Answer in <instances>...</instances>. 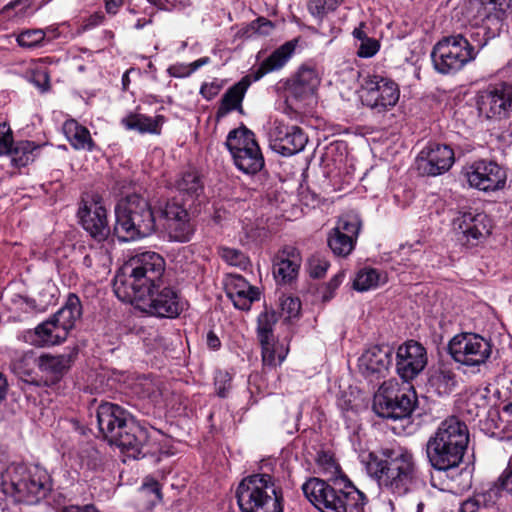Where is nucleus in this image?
I'll use <instances>...</instances> for the list:
<instances>
[{
    "instance_id": "36",
    "label": "nucleus",
    "mask_w": 512,
    "mask_h": 512,
    "mask_svg": "<svg viewBox=\"0 0 512 512\" xmlns=\"http://www.w3.org/2000/svg\"><path fill=\"white\" fill-rule=\"evenodd\" d=\"M429 384L439 395H448L457 385V376L452 369L442 365L431 373Z\"/></svg>"
},
{
    "instance_id": "45",
    "label": "nucleus",
    "mask_w": 512,
    "mask_h": 512,
    "mask_svg": "<svg viewBox=\"0 0 512 512\" xmlns=\"http://www.w3.org/2000/svg\"><path fill=\"white\" fill-rule=\"evenodd\" d=\"M139 494L142 498L148 499L149 506H155L157 503L161 502L162 499L160 485L152 478H147L143 482L139 489Z\"/></svg>"
},
{
    "instance_id": "31",
    "label": "nucleus",
    "mask_w": 512,
    "mask_h": 512,
    "mask_svg": "<svg viewBox=\"0 0 512 512\" xmlns=\"http://www.w3.org/2000/svg\"><path fill=\"white\" fill-rule=\"evenodd\" d=\"M296 44L297 40H291L273 51V53L260 64L258 70L255 72V79L259 80L264 75L283 68L294 54Z\"/></svg>"
},
{
    "instance_id": "26",
    "label": "nucleus",
    "mask_w": 512,
    "mask_h": 512,
    "mask_svg": "<svg viewBox=\"0 0 512 512\" xmlns=\"http://www.w3.org/2000/svg\"><path fill=\"white\" fill-rule=\"evenodd\" d=\"M25 341L34 346L55 345L67 338L66 333L50 318L39 324L34 330H28L24 335Z\"/></svg>"
},
{
    "instance_id": "47",
    "label": "nucleus",
    "mask_w": 512,
    "mask_h": 512,
    "mask_svg": "<svg viewBox=\"0 0 512 512\" xmlns=\"http://www.w3.org/2000/svg\"><path fill=\"white\" fill-rule=\"evenodd\" d=\"M45 39V33L41 29L26 30L17 36V43L21 47L34 48Z\"/></svg>"
},
{
    "instance_id": "8",
    "label": "nucleus",
    "mask_w": 512,
    "mask_h": 512,
    "mask_svg": "<svg viewBox=\"0 0 512 512\" xmlns=\"http://www.w3.org/2000/svg\"><path fill=\"white\" fill-rule=\"evenodd\" d=\"M416 396L413 391H401L397 383L384 382L374 395L373 410L382 418L402 419L408 417L414 410Z\"/></svg>"
},
{
    "instance_id": "13",
    "label": "nucleus",
    "mask_w": 512,
    "mask_h": 512,
    "mask_svg": "<svg viewBox=\"0 0 512 512\" xmlns=\"http://www.w3.org/2000/svg\"><path fill=\"white\" fill-rule=\"evenodd\" d=\"M463 44L455 34L438 41L431 52L435 70L445 75L455 74L474 61Z\"/></svg>"
},
{
    "instance_id": "49",
    "label": "nucleus",
    "mask_w": 512,
    "mask_h": 512,
    "mask_svg": "<svg viewBox=\"0 0 512 512\" xmlns=\"http://www.w3.org/2000/svg\"><path fill=\"white\" fill-rule=\"evenodd\" d=\"M221 257L223 258L224 261H226L229 265L232 266L244 268L249 263V260L245 256V254L234 248H222Z\"/></svg>"
},
{
    "instance_id": "9",
    "label": "nucleus",
    "mask_w": 512,
    "mask_h": 512,
    "mask_svg": "<svg viewBox=\"0 0 512 512\" xmlns=\"http://www.w3.org/2000/svg\"><path fill=\"white\" fill-rule=\"evenodd\" d=\"M462 175L470 188L484 193H495L507 185V169L496 161L479 159L467 164Z\"/></svg>"
},
{
    "instance_id": "34",
    "label": "nucleus",
    "mask_w": 512,
    "mask_h": 512,
    "mask_svg": "<svg viewBox=\"0 0 512 512\" xmlns=\"http://www.w3.org/2000/svg\"><path fill=\"white\" fill-rule=\"evenodd\" d=\"M81 314L82 308L79 297L75 294H69L65 305L51 318L68 336L69 331L74 327Z\"/></svg>"
},
{
    "instance_id": "29",
    "label": "nucleus",
    "mask_w": 512,
    "mask_h": 512,
    "mask_svg": "<svg viewBox=\"0 0 512 512\" xmlns=\"http://www.w3.org/2000/svg\"><path fill=\"white\" fill-rule=\"evenodd\" d=\"M455 35L461 37V42L465 43L463 45L473 60L476 59L488 42L495 37V34L486 25L471 26L464 32Z\"/></svg>"
},
{
    "instance_id": "33",
    "label": "nucleus",
    "mask_w": 512,
    "mask_h": 512,
    "mask_svg": "<svg viewBox=\"0 0 512 512\" xmlns=\"http://www.w3.org/2000/svg\"><path fill=\"white\" fill-rule=\"evenodd\" d=\"M71 362L72 357L70 354H45L39 357L38 367L47 378L51 381H56L70 368Z\"/></svg>"
},
{
    "instance_id": "23",
    "label": "nucleus",
    "mask_w": 512,
    "mask_h": 512,
    "mask_svg": "<svg viewBox=\"0 0 512 512\" xmlns=\"http://www.w3.org/2000/svg\"><path fill=\"white\" fill-rule=\"evenodd\" d=\"M110 443L117 445L129 457L137 459L147 453L145 447L148 443V432L132 420Z\"/></svg>"
},
{
    "instance_id": "54",
    "label": "nucleus",
    "mask_w": 512,
    "mask_h": 512,
    "mask_svg": "<svg viewBox=\"0 0 512 512\" xmlns=\"http://www.w3.org/2000/svg\"><path fill=\"white\" fill-rule=\"evenodd\" d=\"M301 309L299 299L293 297H285L281 300V310L286 318H294L298 316Z\"/></svg>"
},
{
    "instance_id": "58",
    "label": "nucleus",
    "mask_w": 512,
    "mask_h": 512,
    "mask_svg": "<svg viewBox=\"0 0 512 512\" xmlns=\"http://www.w3.org/2000/svg\"><path fill=\"white\" fill-rule=\"evenodd\" d=\"M495 486L498 489L512 493V469L508 466L504 469L501 475L498 477Z\"/></svg>"
},
{
    "instance_id": "4",
    "label": "nucleus",
    "mask_w": 512,
    "mask_h": 512,
    "mask_svg": "<svg viewBox=\"0 0 512 512\" xmlns=\"http://www.w3.org/2000/svg\"><path fill=\"white\" fill-rule=\"evenodd\" d=\"M469 442L467 425L455 416L443 420L427 442L432 467L446 471L459 466Z\"/></svg>"
},
{
    "instance_id": "3",
    "label": "nucleus",
    "mask_w": 512,
    "mask_h": 512,
    "mask_svg": "<svg viewBox=\"0 0 512 512\" xmlns=\"http://www.w3.org/2000/svg\"><path fill=\"white\" fill-rule=\"evenodd\" d=\"M305 497L321 512H366L367 496L346 476L331 483L310 478L303 485Z\"/></svg>"
},
{
    "instance_id": "52",
    "label": "nucleus",
    "mask_w": 512,
    "mask_h": 512,
    "mask_svg": "<svg viewBox=\"0 0 512 512\" xmlns=\"http://www.w3.org/2000/svg\"><path fill=\"white\" fill-rule=\"evenodd\" d=\"M488 405V400L483 393H474L469 396L467 400L468 412L475 416H479L481 411H485Z\"/></svg>"
},
{
    "instance_id": "17",
    "label": "nucleus",
    "mask_w": 512,
    "mask_h": 512,
    "mask_svg": "<svg viewBox=\"0 0 512 512\" xmlns=\"http://www.w3.org/2000/svg\"><path fill=\"white\" fill-rule=\"evenodd\" d=\"M78 217L83 228L98 241L105 240L110 228L107 220V211L101 204L98 196L83 198L78 210Z\"/></svg>"
},
{
    "instance_id": "20",
    "label": "nucleus",
    "mask_w": 512,
    "mask_h": 512,
    "mask_svg": "<svg viewBox=\"0 0 512 512\" xmlns=\"http://www.w3.org/2000/svg\"><path fill=\"white\" fill-rule=\"evenodd\" d=\"M392 363V350L387 346L374 345L366 349L358 359L359 372L371 381L385 377Z\"/></svg>"
},
{
    "instance_id": "15",
    "label": "nucleus",
    "mask_w": 512,
    "mask_h": 512,
    "mask_svg": "<svg viewBox=\"0 0 512 512\" xmlns=\"http://www.w3.org/2000/svg\"><path fill=\"white\" fill-rule=\"evenodd\" d=\"M361 219L355 212H348L339 217L336 225L328 234L327 243L334 255L346 257L354 250Z\"/></svg>"
},
{
    "instance_id": "64",
    "label": "nucleus",
    "mask_w": 512,
    "mask_h": 512,
    "mask_svg": "<svg viewBox=\"0 0 512 512\" xmlns=\"http://www.w3.org/2000/svg\"><path fill=\"white\" fill-rule=\"evenodd\" d=\"M61 512H99L93 505L85 506H68L61 510Z\"/></svg>"
},
{
    "instance_id": "12",
    "label": "nucleus",
    "mask_w": 512,
    "mask_h": 512,
    "mask_svg": "<svg viewBox=\"0 0 512 512\" xmlns=\"http://www.w3.org/2000/svg\"><path fill=\"white\" fill-rule=\"evenodd\" d=\"M144 313L159 318H176L185 308L178 292L169 286L149 289L147 295H139L133 301Z\"/></svg>"
},
{
    "instance_id": "42",
    "label": "nucleus",
    "mask_w": 512,
    "mask_h": 512,
    "mask_svg": "<svg viewBox=\"0 0 512 512\" xmlns=\"http://www.w3.org/2000/svg\"><path fill=\"white\" fill-rule=\"evenodd\" d=\"M177 189L180 192L186 193L190 196H198L203 190V183L195 171H187L181 175L176 182Z\"/></svg>"
},
{
    "instance_id": "37",
    "label": "nucleus",
    "mask_w": 512,
    "mask_h": 512,
    "mask_svg": "<svg viewBox=\"0 0 512 512\" xmlns=\"http://www.w3.org/2000/svg\"><path fill=\"white\" fill-rule=\"evenodd\" d=\"M40 148V145L29 140H20L15 143L11 152L7 156L11 157L13 166L21 168L32 163L35 159V151Z\"/></svg>"
},
{
    "instance_id": "7",
    "label": "nucleus",
    "mask_w": 512,
    "mask_h": 512,
    "mask_svg": "<svg viewBox=\"0 0 512 512\" xmlns=\"http://www.w3.org/2000/svg\"><path fill=\"white\" fill-rule=\"evenodd\" d=\"M241 512H283V495L273 476L257 473L245 477L236 489Z\"/></svg>"
},
{
    "instance_id": "40",
    "label": "nucleus",
    "mask_w": 512,
    "mask_h": 512,
    "mask_svg": "<svg viewBox=\"0 0 512 512\" xmlns=\"http://www.w3.org/2000/svg\"><path fill=\"white\" fill-rule=\"evenodd\" d=\"M260 344L264 365L275 367L281 364L288 354V348L282 343L274 342V339L260 342Z\"/></svg>"
},
{
    "instance_id": "39",
    "label": "nucleus",
    "mask_w": 512,
    "mask_h": 512,
    "mask_svg": "<svg viewBox=\"0 0 512 512\" xmlns=\"http://www.w3.org/2000/svg\"><path fill=\"white\" fill-rule=\"evenodd\" d=\"M386 282V277L378 270L365 268L360 270L354 279L353 287L359 292H365L377 288L381 283Z\"/></svg>"
},
{
    "instance_id": "30",
    "label": "nucleus",
    "mask_w": 512,
    "mask_h": 512,
    "mask_svg": "<svg viewBox=\"0 0 512 512\" xmlns=\"http://www.w3.org/2000/svg\"><path fill=\"white\" fill-rule=\"evenodd\" d=\"M66 140L75 150L93 151L96 143L91 137L90 131L75 119H68L62 126Z\"/></svg>"
},
{
    "instance_id": "43",
    "label": "nucleus",
    "mask_w": 512,
    "mask_h": 512,
    "mask_svg": "<svg viewBox=\"0 0 512 512\" xmlns=\"http://www.w3.org/2000/svg\"><path fill=\"white\" fill-rule=\"evenodd\" d=\"M276 323V315L273 311H264L258 316L257 336L260 342L274 339L273 326Z\"/></svg>"
},
{
    "instance_id": "5",
    "label": "nucleus",
    "mask_w": 512,
    "mask_h": 512,
    "mask_svg": "<svg viewBox=\"0 0 512 512\" xmlns=\"http://www.w3.org/2000/svg\"><path fill=\"white\" fill-rule=\"evenodd\" d=\"M0 486L3 493L15 502L36 504L52 490V479L48 471L40 466L27 467L21 463H10L0 470Z\"/></svg>"
},
{
    "instance_id": "24",
    "label": "nucleus",
    "mask_w": 512,
    "mask_h": 512,
    "mask_svg": "<svg viewBox=\"0 0 512 512\" xmlns=\"http://www.w3.org/2000/svg\"><path fill=\"white\" fill-rule=\"evenodd\" d=\"M225 291L235 308L239 310H249L252 303L260 299V290L237 274H229L226 277Z\"/></svg>"
},
{
    "instance_id": "21",
    "label": "nucleus",
    "mask_w": 512,
    "mask_h": 512,
    "mask_svg": "<svg viewBox=\"0 0 512 512\" xmlns=\"http://www.w3.org/2000/svg\"><path fill=\"white\" fill-rule=\"evenodd\" d=\"M132 420L129 413L117 404L106 402L97 408L99 430L109 442Z\"/></svg>"
},
{
    "instance_id": "35",
    "label": "nucleus",
    "mask_w": 512,
    "mask_h": 512,
    "mask_svg": "<svg viewBox=\"0 0 512 512\" xmlns=\"http://www.w3.org/2000/svg\"><path fill=\"white\" fill-rule=\"evenodd\" d=\"M246 151L238 149V153L232 155L236 167L246 174H256L264 167V158L259 145H252Z\"/></svg>"
},
{
    "instance_id": "56",
    "label": "nucleus",
    "mask_w": 512,
    "mask_h": 512,
    "mask_svg": "<svg viewBox=\"0 0 512 512\" xmlns=\"http://www.w3.org/2000/svg\"><path fill=\"white\" fill-rule=\"evenodd\" d=\"M379 48L380 45L377 40L373 38L364 39L360 43L357 54L362 58H370L378 52Z\"/></svg>"
},
{
    "instance_id": "50",
    "label": "nucleus",
    "mask_w": 512,
    "mask_h": 512,
    "mask_svg": "<svg viewBox=\"0 0 512 512\" xmlns=\"http://www.w3.org/2000/svg\"><path fill=\"white\" fill-rule=\"evenodd\" d=\"M329 266V261L320 255H314L308 261L309 274L313 278L323 277Z\"/></svg>"
},
{
    "instance_id": "62",
    "label": "nucleus",
    "mask_w": 512,
    "mask_h": 512,
    "mask_svg": "<svg viewBox=\"0 0 512 512\" xmlns=\"http://www.w3.org/2000/svg\"><path fill=\"white\" fill-rule=\"evenodd\" d=\"M219 92V86L214 83H204L200 88V94L207 100L214 98Z\"/></svg>"
},
{
    "instance_id": "2",
    "label": "nucleus",
    "mask_w": 512,
    "mask_h": 512,
    "mask_svg": "<svg viewBox=\"0 0 512 512\" xmlns=\"http://www.w3.org/2000/svg\"><path fill=\"white\" fill-rule=\"evenodd\" d=\"M382 457L371 453L367 464L368 473L378 486L395 496L409 493L417 478V466L413 454L406 448L383 449Z\"/></svg>"
},
{
    "instance_id": "14",
    "label": "nucleus",
    "mask_w": 512,
    "mask_h": 512,
    "mask_svg": "<svg viewBox=\"0 0 512 512\" xmlns=\"http://www.w3.org/2000/svg\"><path fill=\"white\" fill-rule=\"evenodd\" d=\"M479 114L487 119L501 120L512 112V85L501 82L489 85L477 96Z\"/></svg>"
},
{
    "instance_id": "60",
    "label": "nucleus",
    "mask_w": 512,
    "mask_h": 512,
    "mask_svg": "<svg viewBox=\"0 0 512 512\" xmlns=\"http://www.w3.org/2000/svg\"><path fill=\"white\" fill-rule=\"evenodd\" d=\"M28 8V0H13L4 6L2 12L8 13L10 10L17 9L16 14H24Z\"/></svg>"
},
{
    "instance_id": "18",
    "label": "nucleus",
    "mask_w": 512,
    "mask_h": 512,
    "mask_svg": "<svg viewBox=\"0 0 512 512\" xmlns=\"http://www.w3.org/2000/svg\"><path fill=\"white\" fill-rule=\"evenodd\" d=\"M454 161V151L451 147L432 143L420 151L416 159V164L421 174L437 176L448 171Z\"/></svg>"
},
{
    "instance_id": "55",
    "label": "nucleus",
    "mask_w": 512,
    "mask_h": 512,
    "mask_svg": "<svg viewBox=\"0 0 512 512\" xmlns=\"http://www.w3.org/2000/svg\"><path fill=\"white\" fill-rule=\"evenodd\" d=\"M483 508H485V495L477 494L462 503L461 512H481Z\"/></svg>"
},
{
    "instance_id": "38",
    "label": "nucleus",
    "mask_w": 512,
    "mask_h": 512,
    "mask_svg": "<svg viewBox=\"0 0 512 512\" xmlns=\"http://www.w3.org/2000/svg\"><path fill=\"white\" fill-rule=\"evenodd\" d=\"M252 145H258V143L255 140L254 133L246 127H241L230 131L226 139V146L231 155L237 154L238 149L241 151H246L250 148H253Z\"/></svg>"
},
{
    "instance_id": "28",
    "label": "nucleus",
    "mask_w": 512,
    "mask_h": 512,
    "mask_svg": "<svg viewBox=\"0 0 512 512\" xmlns=\"http://www.w3.org/2000/svg\"><path fill=\"white\" fill-rule=\"evenodd\" d=\"M165 121L163 115L154 117L138 112H129L121 119L122 126L129 131H137L140 134L159 135Z\"/></svg>"
},
{
    "instance_id": "59",
    "label": "nucleus",
    "mask_w": 512,
    "mask_h": 512,
    "mask_svg": "<svg viewBox=\"0 0 512 512\" xmlns=\"http://www.w3.org/2000/svg\"><path fill=\"white\" fill-rule=\"evenodd\" d=\"M167 71L170 76L175 78H185L193 73L190 64H175L170 66Z\"/></svg>"
},
{
    "instance_id": "19",
    "label": "nucleus",
    "mask_w": 512,
    "mask_h": 512,
    "mask_svg": "<svg viewBox=\"0 0 512 512\" xmlns=\"http://www.w3.org/2000/svg\"><path fill=\"white\" fill-rule=\"evenodd\" d=\"M427 364L426 349L416 341L400 345L396 353V369L405 381L415 378Z\"/></svg>"
},
{
    "instance_id": "63",
    "label": "nucleus",
    "mask_w": 512,
    "mask_h": 512,
    "mask_svg": "<svg viewBox=\"0 0 512 512\" xmlns=\"http://www.w3.org/2000/svg\"><path fill=\"white\" fill-rule=\"evenodd\" d=\"M104 21V15L102 13H95L91 15L85 22V29H90L102 24Z\"/></svg>"
},
{
    "instance_id": "16",
    "label": "nucleus",
    "mask_w": 512,
    "mask_h": 512,
    "mask_svg": "<svg viewBox=\"0 0 512 512\" xmlns=\"http://www.w3.org/2000/svg\"><path fill=\"white\" fill-rule=\"evenodd\" d=\"M453 229L468 246H475L492 231V220L485 213L461 212L453 220Z\"/></svg>"
},
{
    "instance_id": "44",
    "label": "nucleus",
    "mask_w": 512,
    "mask_h": 512,
    "mask_svg": "<svg viewBox=\"0 0 512 512\" xmlns=\"http://www.w3.org/2000/svg\"><path fill=\"white\" fill-rule=\"evenodd\" d=\"M274 28L275 25L273 22L264 17H259L244 28L243 36L247 38H251L255 35L267 36L272 33Z\"/></svg>"
},
{
    "instance_id": "11",
    "label": "nucleus",
    "mask_w": 512,
    "mask_h": 512,
    "mask_svg": "<svg viewBox=\"0 0 512 512\" xmlns=\"http://www.w3.org/2000/svg\"><path fill=\"white\" fill-rule=\"evenodd\" d=\"M359 96L363 105L382 113L397 104L400 90L398 84L390 78L373 74L363 78Z\"/></svg>"
},
{
    "instance_id": "46",
    "label": "nucleus",
    "mask_w": 512,
    "mask_h": 512,
    "mask_svg": "<svg viewBox=\"0 0 512 512\" xmlns=\"http://www.w3.org/2000/svg\"><path fill=\"white\" fill-rule=\"evenodd\" d=\"M339 4L340 0H311L308 9L314 17L321 20L327 13L334 11Z\"/></svg>"
},
{
    "instance_id": "32",
    "label": "nucleus",
    "mask_w": 512,
    "mask_h": 512,
    "mask_svg": "<svg viewBox=\"0 0 512 512\" xmlns=\"http://www.w3.org/2000/svg\"><path fill=\"white\" fill-rule=\"evenodd\" d=\"M249 84V81L243 78L225 92L217 110V118L224 117L233 110L242 112V101Z\"/></svg>"
},
{
    "instance_id": "6",
    "label": "nucleus",
    "mask_w": 512,
    "mask_h": 512,
    "mask_svg": "<svg viewBox=\"0 0 512 512\" xmlns=\"http://www.w3.org/2000/svg\"><path fill=\"white\" fill-rule=\"evenodd\" d=\"M114 234L120 241H133L151 235L156 228L149 202L138 194L127 195L115 207Z\"/></svg>"
},
{
    "instance_id": "61",
    "label": "nucleus",
    "mask_w": 512,
    "mask_h": 512,
    "mask_svg": "<svg viewBox=\"0 0 512 512\" xmlns=\"http://www.w3.org/2000/svg\"><path fill=\"white\" fill-rule=\"evenodd\" d=\"M512 0H483L485 5L490 6L491 9L499 12H505L511 6Z\"/></svg>"
},
{
    "instance_id": "48",
    "label": "nucleus",
    "mask_w": 512,
    "mask_h": 512,
    "mask_svg": "<svg viewBox=\"0 0 512 512\" xmlns=\"http://www.w3.org/2000/svg\"><path fill=\"white\" fill-rule=\"evenodd\" d=\"M15 143L10 125L7 122L0 123V156H7Z\"/></svg>"
},
{
    "instance_id": "25",
    "label": "nucleus",
    "mask_w": 512,
    "mask_h": 512,
    "mask_svg": "<svg viewBox=\"0 0 512 512\" xmlns=\"http://www.w3.org/2000/svg\"><path fill=\"white\" fill-rule=\"evenodd\" d=\"M302 258L299 250L293 246H285L278 251L273 260V275L278 282L289 283L299 272Z\"/></svg>"
},
{
    "instance_id": "51",
    "label": "nucleus",
    "mask_w": 512,
    "mask_h": 512,
    "mask_svg": "<svg viewBox=\"0 0 512 512\" xmlns=\"http://www.w3.org/2000/svg\"><path fill=\"white\" fill-rule=\"evenodd\" d=\"M166 224L179 221L182 217H188V212L181 205L175 202H168L162 211Z\"/></svg>"
},
{
    "instance_id": "10",
    "label": "nucleus",
    "mask_w": 512,
    "mask_h": 512,
    "mask_svg": "<svg viewBox=\"0 0 512 512\" xmlns=\"http://www.w3.org/2000/svg\"><path fill=\"white\" fill-rule=\"evenodd\" d=\"M448 351L455 362L467 367H479L490 358L492 344L479 334L466 332L455 335L449 341Z\"/></svg>"
},
{
    "instance_id": "53",
    "label": "nucleus",
    "mask_w": 512,
    "mask_h": 512,
    "mask_svg": "<svg viewBox=\"0 0 512 512\" xmlns=\"http://www.w3.org/2000/svg\"><path fill=\"white\" fill-rule=\"evenodd\" d=\"M232 377L227 371H218L215 375V389L219 397H226L231 388Z\"/></svg>"
},
{
    "instance_id": "1",
    "label": "nucleus",
    "mask_w": 512,
    "mask_h": 512,
    "mask_svg": "<svg viewBox=\"0 0 512 512\" xmlns=\"http://www.w3.org/2000/svg\"><path fill=\"white\" fill-rule=\"evenodd\" d=\"M165 261L156 252L146 251L132 256L115 276L114 292L119 299L133 302L147 295L149 289L163 285Z\"/></svg>"
},
{
    "instance_id": "22",
    "label": "nucleus",
    "mask_w": 512,
    "mask_h": 512,
    "mask_svg": "<svg viewBox=\"0 0 512 512\" xmlns=\"http://www.w3.org/2000/svg\"><path fill=\"white\" fill-rule=\"evenodd\" d=\"M272 135L274 150L283 156L301 152L308 142L307 135L298 126H285L279 123L274 127Z\"/></svg>"
},
{
    "instance_id": "41",
    "label": "nucleus",
    "mask_w": 512,
    "mask_h": 512,
    "mask_svg": "<svg viewBox=\"0 0 512 512\" xmlns=\"http://www.w3.org/2000/svg\"><path fill=\"white\" fill-rule=\"evenodd\" d=\"M166 228L170 239L177 242H187L191 239L194 228L190 223L189 216L182 217L179 221L170 222L166 224Z\"/></svg>"
},
{
    "instance_id": "57",
    "label": "nucleus",
    "mask_w": 512,
    "mask_h": 512,
    "mask_svg": "<svg viewBox=\"0 0 512 512\" xmlns=\"http://www.w3.org/2000/svg\"><path fill=\"white\" fill-rule=\"evenodd\" d=\"M344 280V272H338L333 278L325 285L322 292L323 301H329L333 298L335 290L340 286Z\"/></svg>"
},
{
    "instance_id": "27",
    "label": "nucleus",
    "mask_w": 512,
    "mask_h": 512,
    "mask_svg": "<svg viewBox=\"0 0 512 512\" xmlns=\"http://www.w3.org/2000/svg\"><path fill=\"white\" fill-rule=\"evenodd\" d=\"M320 82V74L314 67L302 65L294 76L290 89L296 98L303 99L312 96Z\"/></svg>"
}]
</instances>
